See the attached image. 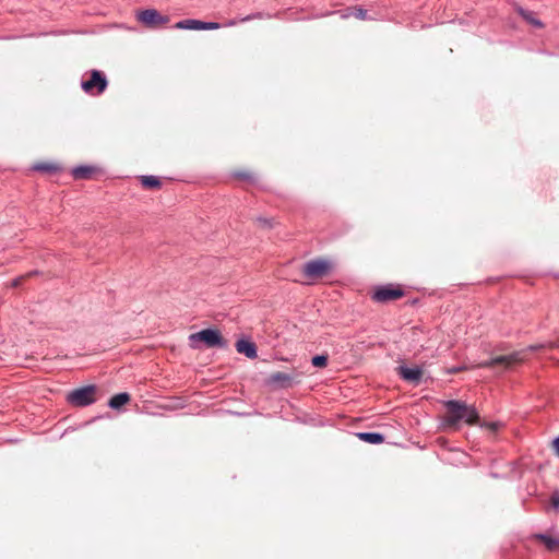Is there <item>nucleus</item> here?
Listing matches in <instances>:
<instances>
[{
	"label": "nucleus",
	"mask_w": 559,
	"mask_h": 559,
	"mask_svg": "<svg viewBox=\"0 0 559 559\" xmlns=\"http://www.w3.org/2000/svg\"><path fill=\"white\" fill-rule=\"evenodd\" d=\"M551 447L555 453L559 456V437L552 440Z\"/></svg>",
	"instance_id": "nucleus-25"
},
{
	"label": "nucleus",
	"mask_w": 559,
	"mask_h": 559,
	"mask_svg": "<svg viewBox=\"0 0 559 559\" xmlns=\"http://www.w3.org/2000/svg\"><path fill=\"white\" fill-rule=\"evenodd\" d=\"M33 169L44 174L55 175L62 170V167L57 162L43 160L33 165Z\"/></svg>",
	"instance_id": "nucleus-11"
},
{
	"label": "nucleus",
	"mask_w": 559,
	"mask_h": 559,
	"mask_svg": "<svg viewBox=\"0 0 559 559\" xmlns=\"http://www.w3.org/2000/svg\"><path fill=\"white\" fill-rule=\"evenodd\" d=\"M235 346L238 353L243 354L248 358L254 359L258 356L257 346L252 342L239 340Z\"/></svg>",
	"instance_id": "nucleus-12"
},
{
	"label": "nucleus",
	"mask_w": 559,
	"mask_h": 559,
	"mask_svg": "<svg viewBox=\"0 0 559 559\" xmlns=\"http://www.w3.org/2000/svg\"><path fill=\"white\" fill-rule=\"evenodd\" d=\"M332 270V263L325 259H316L307 262L302 272L308 280H319L328 276Z\"/></svg>",
	"instance_id": "nucleus-5"
},
{
	"label": "nucleus",
	"mask_w": 559,
	"mask_h": 559,
	"mask_svg": "<svg viewBox=\"0 0 559 559\" xmlns=\"http://www.w3.org/2000/svg\"><path fill=\"white\" fill-rule=\"evenodd\" d=\"M96 173V168L92 166H80L72 170L74 179H90Z\"/></svg>",
	"instance_id": "nucleus-14"
},
{
	"label": "nucleus",
	"mask_w": 559,
	"mask_h": 559,
	"mask_svg": "<svg viewBox=\"0 0 559 559\" xmlns=\"http://www.w3.org/2000/svg\"><path fill=\"white\" fill-rule=\"evenodd\" d=\"M141 183L145 189H159L162 181L155 176H142Z\"/></svg>",
	"instance_id": "nucleus-19"
},
{
	"label": "nucleus",
	"mask_w": 559,
	"mask_h": 559,
	"mask_svg": "<svg viewBox=\"0 0 559 559\" xmlns=\"http://www.w3.org/2000/svg\"><path fill=\"white\" fill-rule=\"evenodd\" d=\"M357 437L359 440L371 444H379L384 441V437L378 432H359Z\"/></svg>",
	"instance_id": "nucleus-16"
},
{
	"label": "nucleus",
	"mask_w": 559,
	"mask_h": 559,
	"mask_svg": "<svg viewBox=\"0 0 559 559\" xmlns=\"http://www.w3.org/2000/svg\"><path fill=\"white\" fill-rule=\"evenodd\" d=\"M178 29H192V31H212L218 29L221 25L216 22H203L199 20L188 19L179 21L175 24Z\"/></svg>",
	"instance_id": "nucleus-10"
},
{
	"label": "nucleus",
	"mask_w": 559,
	"mask_h": 559,
	"mask_svg": "<svg viewBox=\"0 0 559 559\" xmlns=\"http://www.w3.org/2000/svg\"><path fill=\"white\" fill-rule=\"evenodd\" d=\"M444 406L447 413L443 418V425L452 430H457L462 420L467 425H476L479 421V416L475 407L464 402L451 400L447 401Z\"/></svg>",
	"instance_id": "nucleus-1"
},
{
	"label": "nucleus",
	"mask_w": 559,
	"mask_h": 559,
	"mask_svg": "<svg viewBox=\"0 0 559 559\" xmlns=\"http://www.w3.org/2000/svg\"><path fill=\"white\" fill-rule=\"evenodd\" d=\"M96 385H86L71 391L67 400L71 405L76 407L87 406L96 401Z\"/></svg>",
	"instance_id": "nucleus-4"
},
{
	"label": "nucleus",
	"mask_w": 559,
	"mask_h": 559,
	"mask_svg": "<svg viewBox=\"0 0 559 559\" xmlns=\"http://www.w3.org/2000/svg\"><path fill=\"white\" fill-rule=\"evenodd\" d=\"M189 340L192 347H197L195 343L198 342L204 343L209 348L225 347L227 345L219 331L215 329H205L193 333L189 336Z\"/></svg>",
	"instance_id": "nucleus-2"
},
{
	"label": "nucleus",
	"mask_w": 559,
	"mask_h": 559,
	"mask_svg": "<svg viewBox=\"0 0 559 559\" xmlns=\"http://www.w3.org/2000/svg\"><path fill=\"white\" fill-rule=\"evenodd\" d=\"M261 14L258 13V14H253V15H247L245 17H242L239 22H247V21H250V20H253V19H261Z\"/></svg>",
	"instance_id": "nucleus-26"
},
{
	"label": "nucleus",
	"mask_w": 559,
	"mask_h": 559,
	"mask_svg": "<svg viewBox=\"0 0 559 559\" xmlns=\"http://www.w3.org/2000/svg\"><path fill=\"white\" fill-rule=\"evenodd\" d=\"M399 370L402 378L408 382L417 383L423 377V370L418 367H400Z\"/></svg>",
	"instance_id": "nucleus-13"
},
{
	"label": "nucleus",
	"mask_w": 559,
	"mask_h": 559,
	"mask_svg": "<svg viewBox=\"0 0 559 559\" xmlns=\"http://www.w3.org/2000/svg\"><path fill=\"white\" fill-rule=\"evenodd\" d=\"M551 504H552L555 508H558V507H559V495H552V497H551Z\"/></svg>",
	"instance_id": "nucleus-27"
},
{
	"label": "nucleus",
	"mask_w": 559,
	"mask_h": 559,
	"mask_svg": "<svg viewBox=\"0 0 559 559\" xmlns=\"http://www.w3.org/2000/svg\"><path fill=\"white\" fill-rule=\"evenodd\" d=\"M35 274H36V272H29V273H27V274H25V275H21V276H19V277H16V278H14V280L11 282L10 286H11V287H13V288L19 287L20 285H22V283H24V281H25L26 278H28V277H31V276H33V275H35Z\"/></svg>",
	"instance_id": "nucleus-24"
},
{
	"label": "nucleus",
	"mask_w": 559,
	"mask_h": 559,
	"mask_svg": "<svg viewBox=\"0 0 559 559\" xmlns=\"http://www.w3.org/2000/svg\"><path fill=\"white\" fill-rule=\"evenodd\" d=\"M255 223L259 227L266 229H270L274 226V221L272 218L257 217Z\"/></svg>",
	"instance_id": "nucleus-23"
},
{
	"label": "nucleus",
	"mask_w": 559,
	"mask_h": 559,
	"mask_svg": "<svg viewBox=\"0 0 559 559\" xmlns=\"http://www.w3.org/2000/svg\"><path fill=\"white\" fill-rule=\"evenodd\" d=\"M403 295L404 292L400 286L388 285L379 287L373 294V299L378 302H388L396 300L403 297Z\"/></svg>",
	"instance_id": "nucleus-9"
},
{
	"label": "nucleus",
	"mask_w": 559,
	"mask_h": 559,
	"mask_svg": "<svg viewBox=\"0 0 559 559\" xmlns=\"http://www.w3.org/2000/svg\"><path fill=\"white\" fill-rule=\"evenodd\" d=\"M130 401V395L128 393H119L114 395L109 400V406L111 408H120L121 406L126 405Z\"/></svg>",
	"instance_id": "nucleus-18"
},
{
	"label": "nucleus",
	"mask_w": 559,
	"mask_h": 559,
	"mask_svg": "<svg viewBox=\"0 0 559 559\" xmlns=\"http://www.w3.org/2000/svg\"><path fill=\"white\" fill-rule=\"evenodd\" d=\"M518 13L528 23L531 24L532 26L536 27V28H543L544 27V23L538 20L535 15V13L533 12H530V11H525L524 9L522 8H519L518 9Z\"/></svg>",
	"instance_id": "nucleus-15"
},
{
	"label": "nucleus",
	"mask_w": 559,
	"mask_h": 559,
	"mask_svg": "<svg viewBox=\"0 0 559 559\" xmlns=\"http://www.w3.org/2000/svg\"><path fill=\"white\" fill-rule=\"evenodd\" d=\"M314 367L324 368L328 365V355H318L311 359Z\"/></svg>",
	"instance_id": "nucleus-22"
},
{
	"label": "nucleus",
	"mask_w": 559,
	"mask_h": 559,
	"mask_svg": "<svg viewBox=\"0 0 559 559\" xmlns=\"http://www.w3.org/2000/svg\"><path fill=\"white\" fill-rule=\"evenodd\" d=\"M348 12L350 15L355 16L356 19H359V20L367 19V11L364 10L362 8L353 7V8L348 9Z\"/></svg>",
	"instance_id": "nucleus-21"
},
{
	"label": "nucleus",
	"mask_w": 559,
	"mask_h": 559,
	"mask_svg": "<svg viewBox=\"0 0 559 559\" xmlns=\"http://www.w3.org/2000/svg\"><path fill=\"white\" fill-rule=\"evenodd\" d=\"M543 346L542 345H538V346H531L528 349L531 350H535V349H539L542 348Z\"/></svg>",
	"instance_id": "nucleus-30"
},
{
	"label": "nucleus",
	"mask_w": 559,
	"mask_h": 559,
	"mask_svg": "<svg viewBox=\"0 0 559 559\" xmlns=\"http://www.w3.org/2000/svg\"><path fill=\"white\" fill-rule=\"evenodd\" d=\"M237 23H238V21L236 19H231L225 23V26H235V25H237Z\"/></svg>",
	"instance_id": "nucleus-28"
},
{
	"label": "nucleus",
	"mask_w": 559,
	"mask_h": 559,
	"mask_svg": "<svg viewBox=\"0 0 559 559\" xmlns=\"http://www.w3.org/2000/svg\"><path fill=\"white\" fill-rule=\"evenodd\" d=\"M138 21L144 24L146 27L155 28L159 25L167 24L169 22V17L162 15L155 9H146L138 13Z\"/></svg>",
	"instance_id": "nucleus-7"
},
{
	"label": "nucleus",
	"mask_w": 559,
	"mask_h": 559,
	"mask_svg": "<svg viewBox=\"0 0 559 559\" xmlns=\"http://www.w3.org/2000/svg\"><path fill=\"white\" fill-rule=\"evenodd\" d=\"M525 360V352H514L510 355H501L497 356L490 360L484 361L478 366L480 368H493L496 366H502L506 369L511 368L512 366L520 364Z\"/></svg>",
	"instance_id": "nucleus-6"
},
{
	"label": "nucleus",
	"mask_w": 559,
	"mask_h": 559,
	"mask_svg": "<svg viewBox=\"0 0 559 559\" xmlns=\"http://www.w3.org/2000/svg\"><path fill=\"white\" fill-rule=\"evenodd\" d=\"M536 539L542 542L549 551H559V539L548 535H536Z\"/></svg>",
	"instance_id": "nucleus-17"
},
{
	"label": "nucleus",
	"mask_w": 559,
	"mask_h": 559,
	"mask_svg": "<svg viewBox=\"0 0 559 559\" xmlns=\"http://www.w3.org/2000/svg\"><path fill=\"white\" fill-rule=\"evenodd\" d=\"M498 424L497 423H491V424H488V428L492 431H496L498 429Z\"/></svg>",
	"instance_id": "nucleus-29"
},
{
	"label": "nucleus",
	"mask_w": 559,
	"mask_h": 559,
	"mask_svg": "<svg viewBox=\"0 0 559 559\" xmlns=\"http://www.w3.org/2000/svg\"><path fill=\"white\" fill-rule=\"evenodd\" d=\"M300 373L295 371L292 373L276 371L270 374L267 383L278 385L280 388H289L295 382H300Z\"/></svg>",
	"instance_id": "nucleus-8"
},
{
	"label": "nucleus",
	"mask_w": 559,
	"mask_h": 559,
	"mask_svg": "<svg viewBox=\"0 0 559 559\" xmlns=\"http://www.w3.org/2000/svg\"><path fill=\"white\" fill-rule=\"evenodd\" d=\"M108 86L106 75L99 70H92L90 72V79L82 81V90L92 96L100 95L105 92Z\"/></svg>",
	"instance_id": "nucleus-3"
},
{
	"label": "nucleus",
	"mask_w": 559,
	"mask_h": 559,
	"mask_svg": "<svg viewBox=\"0 0 559 559\" xmlns=\"http://www.w3.org/2000/svg\"><path fill=\"white\" fill-rule=\"evenodd\" d=\"M234 177L236 179H239V180H243V181H249V182H253L254 181V175L253 173L249 171V170H236L234 173Z\"/></svg>",
	"instance_id": "nucleus-20"
}]
</instances>
